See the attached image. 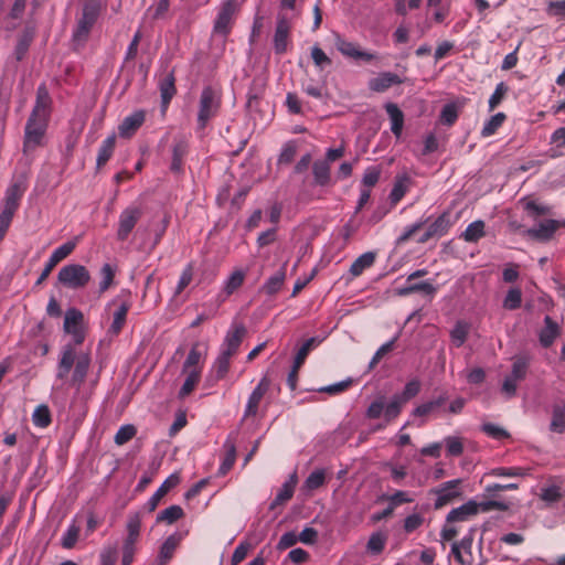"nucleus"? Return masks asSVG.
I'll return each mask as SVG.
<instances>
[{
    "label": "nucleus",
    "mask_w": 565,
    "mask_h": 565,
    "mask_svg": "<svg viewBox=\"0 0 565 565\" xmlns=\"http://www.w3.org/2000/svg\"><path fill=\"white\" fill-rule=\"evenodd\" d=\"M83 322L84 315L82 311L76 308L66 310L63 330L72 337V343H67L62 348L56 370V379L64 381L68 377L74 366L70 384L77 391L84 383L90 366L89 353L76 349V345L82 344L85 339Z\"/></svg>",
    "instance_id": "1"
},
{
    "label": "nucleus",
    "mask_w": 565,
    "mask_h": 565,
    "mask_svg": "<svg viewBox=\"0 0 565 565\" xmlns=\"http://www.w3.org/2000/svg\"><path fill=\"white\" fill-rule=\"evenodd\" d=\"M51 98L45 85H41L36 92V102L24 132V151L36 148L44 137L50 115Z\"/></svg>",
    "instance_id": "2"
},
{
    "label": "nucleus",
    "mask_w": 565,
    "mask_h": 565,
    "mask_svg": "<svg viewBox=\"0 0 565 565\" xmlns=\"http://www.w3.org/2000/svg\"><path fill=\"white\" fill-rule=\"evenodd\" d=\"M57 280L68 289H83L90 281V273L84 265L68 264L60 269Z\"/></svg>",
    "instance_id": "3"
},
{
    "label": "nucleus",
    "mask_w": 565,
    "mask_h": 565,
    "mask_svg": "<svg viewBox=\"0 0 565 565\" xmlns=\"http://www.w3.org/2000/svg\"><path fill=\"white\" fill-rule=\"evenodd\" d=\"M239 6L238 0L222 1L213 25L214 34L226 38L231 33Z\"/></svg>",
    "instance_id": "4"
},
{
    "label": "nucleus",
    "mask_w": 565,
    "mask_h": 565,
    "mask_svg": "<svg viewBox=\"0 0 565 565\" xmlns=\"http://www.w3.org/2000/svg\"><path fill=\"white\" fill-rule=\"evenodd\" d=\"M100 7L95 1H89L84 4L82 15L77 22L76 29L73 32V41L76 44H83L93 25L99 15Z\"/></svg>",
    "instance_id": "5"
},
{
    "label": "nucleus",
    "mask_w": 565,
    "mask_h": 565,
    "mask_svg": "<svg viewBox=\"0 0 565 565\" xmlns=\"http://www.w3.org/2000/svg\"><path fill=\"white\" fill-rule=\"evenodd\" d=\"M220 107V98L211 87H204L200 96V107L198 114V124L204 128L209 120L213 118Z\"/></svg>",
    "instance_id": "6"
},
{
    "label": "nucleus",
    "mask_w": 565,
    "mask_h": 565,
    "mask_svg": "<svg viewBox=\"0 0 565 565\" xmlns=\"http://www.w3.org/2000/svg\"><path fill=\"white\" fill-rule=\"evenodd\" d=\"M142 211L139 206L130 205L124 209L119 215L117 239L124 242L128 238L136 224L140 220Z\"/></svg>",
    "instance_id": "7"
},
{
    "label": "nucleus",
    "mask_w": 565,
    "mask_h": 565,
    "mask_svg": "<svg viewBox=\"0 0 565 565\" xmlns=\"http://www.w3.org/2000/svg\"><path fill=\"white\" fill-rule=\"evenodd\" d=\"M461 479H454L447 482L441 483L439 487L431 490V493L436 495L435 508L440 509L448 503L452 502L455 499L459 498L462 493L461 491Z\"/></svg>",
    "instance_id": "8"
},
{
    "label": "nucleus",
    "mask_w": 565,
    "mask_h": 565,
    "mask_svg": "<svg viewBox=\"0 0 565 565\" xmlns=\"http://www.w3.org/2000/svg\"><path fill=\"white\" fill-rule=\"evenodd\" d=\"M334 36V45L343 56L352 60H362L365 62L377 60L376 53L360 50L355 43L345 40L338 33Z\"/></svg>",
    "instance_id": "9"
},
{
    "label": "nucleus",
    "mask_w": 565,
    "mask_h": 565,
    "mask_svg": "<svg viewBox=\"0 0 565 565\" xmlns=\"http://www.w3.org/2000/svg\"><path fill=\"white\" fill-rule=\"evenodd\" d=\"M78 238L68 241L53 250L44 266V269L42 270L40 277L36 280V285H41L49 277L53 268L74 250Z\"/></svg>",
    "instance_id": "10"
},
{
    "label": "nucleus",
    "mask_w": 565,
    "mask_h": 565,
    "mask_svg": "<svg viewBox=\"0 0 565 565\" xmlns=\"http://www.w3.org/2000/svg\"><path fill=\"white\" fill-rule=\"evenodd\" d=\"M245 334L246 328L243 323H232L224 338L221 350L227 352L231 355H234L237 352Z\"/></svg>",
    "instance_id": "11"
},
{
    "label": "nucleus",
    "mask_w": 565,
    "mask_h": 565,
    "mask_svg": "<svg viewBox=\"0 0 565 565\" xmlns=\"http://www.w3.org/2000/svg\"><path fill=\"white\" fill-rule=\"evenodd\" d=\"M269 386H270V381L268 380V377L264 376L259 381L257 386L253 390V392L250 393V395L247 399L245 412H244V417L255 416L257 414L259 403L263 399L264 395L269 390Z\"/></svg>",
    "instance_id": "12"
},
{
    "label": "nucleus",
    "mask_w": 565,
    "mask_h": 565,
    "mask_svg": "<svg viewBox=\"0 0 565 565\" xmlns=\"http://www.w3.org/2000/svg\"><path fill=\"white\" fill-rule=\"evenodd\" d=\"M146 119V113L141 109L135 110L129 116L125 117L118 126V134L121 138H131L137 130L142 126Z\"/></svg>",
    "instance_id": "13"
},
{
    "label": "nucleus",
    "mask_w": 565,
    "mask_h": 565,
    "mask_svg": "<svg viewBox=\"0 0 565 565\" xmlns=\"http://www.w3.org/2000/svg\"><path fill=\"white\" fill-rule=\"evenodd\" d=\"M561 225H563L562 222L556 220H543L530 228L527 234L537 241L547 242L554 236Z\"/></svg>",
    "instance_id": "14"
},
{
    "label": "nucleus",
    "mask_w": 565,
    "mask_h": 565,
    "mask_svg": "<svg viewBox=\"0 0 565 565\" xmlns=\"http://www.w3.org/2000/svg\"><path fill=\"white\" fill-rule=\"evenodd\" d=\"M111 303L118 306L114 311L113 322L109 327V332H111L113 334H118L126 322V317L130 309V302L128 299H121L120 297H117L111 301Z\"/></svg>",
    "instance_id": "15"
},
{
    "label": "nucleus",
    "mask_w": 565,
    "mask_h": 565,
    "mask_svg": "<svg viewBox=\"0 0 565 565\" xmlns=\"http://www.w3.org/2000/svg\"><path fill=\"white\" fill-rule=\"evenodd\" d=\"M180 482V477L177 473L169 476L163 483L157 489V491L147 501V508L149 512L156 510L161 499Z\"/></svg>",
    "instance_id": "16"
},
{
    "label": "nucleus",
    "mask_w": 565,
    "mask_h": 565,
    "mask_svg": "<svg viewBox=\"0 0 565 565\" xmlns=\"http://www.w3.org/2000/svg\"><path fill=\"white\" fill-rule=\"evenodd\" d=\"M159 90L161 95V102H162V108L163 110L167 109L168 105L170 104L171 99L177 93L175 89V78L173 71L167 72L160 79H159Z\"/></svg>",
    "instance_id": "17"
},
{
    "label": "nucleus",
    "mask_w": 565,
    "mask_h": 565,
    "mask_svg": "<svg viewBox=\"0 0 565 565\" xmlns=\"http://www.w3.org/2000/svg\"><path fill=\"white\" fill-rule=\"evenodd\" d=\"M402 79L398 75L391 72H382L376 77L369 81V88L373 92L382 93L393 85L401 84Z\"/></svg>",
    "instance_id": "18"
},
{
    "label": "nucleus",
    "mask_w": 565,
    "mask_h": 565,
    "mask_svg": "<svg viewBox=\"0 0 565 565\" xmlns=\"http://www.w3.org/2000/svg\"><path fill=\"white\" fill-rule=\"evenodd\" d=\"M476 514H478V502L475 500H469L462 505L452 509L447 515V522H463Z\"/></svg>",
    "instance_id": "19"
},
{
    "label": "nucleus",
    "mask_w": 565,
    "mask_h": 565,
    "mask_svg": "<svg viewBox=\"0 0 565 565\" xmlns=\"http://www.w3.org/2000/svg\"><path fill=\"white\" fill-rule=\"evenodd\" d=\"M290 23L285 17H279L274 35L275 51L279 54L287 50Z\"/></svg>",
    "instance_id": "20"
},
{
    "label": "nucleus",
    "mask_w": 565,
    "mask_h": 565,
    "mask_svg": "<svg viewBox=\"0 0 565 565\" xmlns=\"http://www.w3.org/2000/svg\"><path fill=\"white\" fill-rule=\"evenodd\" d=\"M449 221L446 215L437 217L426 230V232L417 239L419 243H425L434 236H443L447 233Z\"/></svg>",
    "instance_id": "21"
},
{
    "label": "nucleus",
    "mask_w": 565,
    "mask_h": 565,
    "mask_svg": "<svg viewBox=\"0 0 565 565\" xmlns=\"http://www.w3.org/2000/svg\"><path fill=\"white\" fill-rule=\"evenodd\" d=\"M180 541H181V537L177 534H172L166 539V541L162 543L160 551H159V555H158L159 565H166L172 558Z\"/></svg>",
    "instance_id": "22"
},
{
    "label": "nucleus",
    "mask_w": 565,
    "mask_h": 565,
    "mask_svg": "<svg viewBox=\"0 0 565 565\" xmlns=\"http://www.w3.org/2000/svg\"><path fill=\"white\" fill-rule=\"evenodd\" d=\"M385 109L391 119V130L395 135V137L399 138L404 125V115L402 110L397 107V105L393 103H387L385 105Z\"/></svg>",
    "instance_id": "23"
},
{
    "label": "nucleus",
    "mask_w": 565,
    "mask_h": 565,
    "mask_svg": "<svg viewBox=\"0 0 565 565\" xmlns=\"http://www.w3.org/2000/svg\"><path fill=\"white\" fill-rule=\"evenodd\" d=\"M285 278L286 268L282 266L265 281L262 290L269 296L277 294L281 289Z\"/></svg>",
    "instance_id": "24"
},
{
    "label": "nucleus",
    "mask_w": 565,
    "mask_h": 565,
    "mask_svg": "<svg viewBox=\"0 0 565 565\" xmlns=\"http://www.w3.org/2000/svg\"><path fill=\"white\" fill-rule=\"evenodd\" d=\"M550 430L556 434H563L565 431V405L562 403L555 404L552 407Z\"/></svg>",
    "instance_id": "25"
},
{
    "label": "nucleus",
    "mask_w": 565,
    "mask_h": 565,
    "mask_svg": "<svg viewBox=\"0 0 565 565\" xmlns=\"http://www.w3.org/2000/svg\"><path fill=\"white\" fill-rule=\"evenodd\" d=\"M409 185L411 178L407 174L397 175L390 194L391 202L393 204L398 203L408 191Z\"/></svg>",
    "instance_id": "26"
},
{
    "label": "nucleus",
    "mask_w": 565,
    "mask_h": 565,
    "mask_svg": "<svg viewBox=\"0 0 565 565\" xmlns=\"http://www.w3.org/2000/svg\"><path fill=\"white\" fill-rule=\"evenodd\" d=\"M188 153V142L184 139L178 140L172 148L171 170L180 172L183 166L184 157Z\"/></svg>",
    "instance_id": "27"
},
{
    "label": "nucleus",
    "mask_w": 565,
    "mask_h": 565,
    "mask_svg": "<svg viewBox=\"0 0 565 565\" xmlns=\"http://www.w3.org/2000/svg\"><path fill=\"white\" fill-rule=\"evenodd\" d=\"M387 534L382 531L373 532L366 543V552L371 555L381 554L386 545Z\"/></svg>",
    "instance_id": "28"
},
{
    "label": "nucleus",
    "mask_w": 565,
    "mask_h": 565,
    "mask_svg": "<svg viewBox=\"0 0 565 565\" xmlns=\"http://www.w3.org/2000/svg\"><path fill=\"white\" fill-rule=\"evenodd\" d=\"M246 273L243 269H235L224 281V297L226 298L231 296L234 291H236L243 285Z\"/></svg>",
    "instance_id": "29"
},
{
    "label": "nucleus",
    "mask_w": 565,
    "mask_h": 565,
    "mask_svg": "<svg viewBox=\"0 0 565 565\" xmlns=\"http://www.w3.org/2000/svg\"><path fill=\"white\" fill-rule=\"evenodd\" d=\"M375 260V254L373 252H366L360 255L351 265L350 274L353 277L360 276L366 268H370Z\"/></svg>",
    "instance_id": "30"
},
{
    "label": "nucleus",
    "mask_w": 565,
    "mask_h": 565,
    "mask_svg": "<svg viewBox=\"0 0 565 565\" xmlns=\"http://www.w3.org/2000/svg\"><path fill=\"white\" fill-rule=\"evenodd\" d=\"M182 372H183V374H185V380L179 391L180 398H184L185 396L190 395L201 379L200 370L193 369L191 371H182Z\"/></svg>",
    "instance_id": "31"
},
{
    "label": "nucleus",
    "mask_w": 565,
    "mask_h": 565,
    "mask_svg": "<svg viewBox=\"0 0 565 565\" xmlns=\"http://www.w3.org/2000/svg\"><path fill=\"white\" fill-rule=\"evenodd\" d=\"M116 145V135L111 134L108 136L100 145V148L98 150L97 154V166L102 167L106 164V162L110 159L113 156L114 149Z\"/></svg>",
    "instance_id": "32"
},
{
    "label": "nucleus",
    "mask_w": 565,
    "mask_h": 565,
    "mask_svg": "<svg viewBox=\"0 0 565 565\" xmlns=\"http://www.w3.org/2000/svg\"><path fill=\"white\" fill-rule=\"evenodd\" d=\"M437 288L429 281H422L418 284L408 285L396 290L398 296H408L416 291H423L424 294L433 297Z\"/></svg>",
    "instance_id": "33"
},
{
    "label": "nucleus",
    "mask_w": 565,
    "mask_h": 565,
    "mask_svg": "<svg viewBox=\"0 0 565 565\" xmlns=\"http://www.w3.org/2000/svg\"><path fill=\"white\" fill-rule=\"evenodd\" d=\"M483 236H484V222L481 220L470 223L466 227L465 232L461 234V237L468 243H476Z\"/></svg>",
    "instance_id": "34"
},
{
    "label": "nucleus",
    "mask_w": 565,
    "mask_h": 565,
    "mask_svg": "<svg viewBox=\"0 0 565 565\" xmlns=\"http://www.w3.org/2000/svg\"><path fill=\"white\" fill-rule=\"evenodd\" d=\"M312 173L317 184L324 186L330 182V164L324 161H316L312 166Z\"/></svg>",
    "instance_id": "35"
},
{
    "label": "nucleus",
    "mask_w": 565,
    "mask_h": 565,
    "mask_svg": "<svg viewBox=\"0 0 565 565\" xmlns=\"http://www.w3.org/2000/svg\"><path fill=\"white\" fill-rule=\"evenodd\" d=\"M557 337V324L547 316L545 317V328L540 334V341L543 347H550Z\"/></svg>",
    "instance_id": "36"
},
{
    "label": "nucleus",
    "mask_w": 565,
    "mask_h": 565,
    "mask_svg": "<svg viewBox=\"0 0 565 565\" xmlns=\"http://www.w3.org/2000/svg\"><path fill=\"white\" fill-rule=\"evenodd\" d=\"M296 483H297L296 475H292L289 478V480H287L281 486L279 491L277 492L274 503L281 504V503L288 501L289 499H291L294 491H295Z\"/></svg>",
    "instance_id": "37"
},
{
    "label": "nucleus",
    "mask_w": 565,
    "mask_h": 565,
    "mask_svg": "<svg viewBox=\"0 0 565 565\" xmlns=\"http://www.w3.org/2000/svg\"><path fill=\"white\" fill-rule=\"evenodd\" d=\"M51 412L45 404H41L34 409L32 414L34 426L45 428L51 424Z\"/></svg>",
    "instance_id": "38"
},
{
    "label": "nucleus",
    "mask_w": 565,
    "mask_h": 565,
    "mask_svg": "<svg viewBox=\"0 0 565 565\" xmlns=\"http://www.w3.org/2000/svg\"><path fill=\"white\" fill-rule=\"evenodd\" d=\"M505 115L503 113H497L491 116L484 124L481 129L482 137H490L495 134V131L502 126L505 120Z\"/></svg>",
    "instance_id": "39"
},
{
    "label": "nucleus",
    "mask_w": 565,
    "mask_h": 565,
    "mask_svg": "<svg viewBox=\"0 0 565 565\" xmlns=\"http://www.w3.org/2000/svg\"><path fill=\"white\" fill-rule=\"evenodd\" d=\"M403 404L402 398L396 395L387 404H384V419L386 423L392 422L399 415Z\"/></svg>",
    "instance_id": "40"
},
{
    "label": "nucleus",
    "mask_w": 565,
    "mask_h": 565,
    "mask_svg": "<svg viewBox=\"0 0 565 565\" xmlns=\"http://www.w3.org/2000/svg\"><path fill=\"white\" fill-rule=\"evenodd\" d=\"M326 480V471L323 469L313 470L305 480L303 489L307 491H313L320 488Z\"/></svg>",
    "instance_id": "41"
},
{
    "label": "nucleus",
    "mask_w": 565,
    "mask_h": 565,
    "mask_svg": "<svg viewBox=\"0 0 565 565\" xmlns=\"http://www.w3.org/2000/svg\"><path fill=\"white\" fill-rule=\"evenodd\" d=\"M141 524L142 518L139 512L129 514L126 524L127 536L139 540Z\"/></svg>",
    "instance_id": "42"
},
{
    "label": "nucleus",
    "mask_w": 565,
    "mask_h": 565,
    "mask_svg": "<svg viewBox=\"0 0 565 565\" xmlns=\"http://www.w3.org/2000/svg\"><path fill=\"white\" fill-rule=\"evenodd\" d=\"M183 516V510L180 505H171L164 510H162L158 515H157V521L158 522H167L168 524H172L174 523L175 521H178L179 519H181Z\"/></svg>",
    "instance_id": "43"
},
{
    "label": "nucleus",
    "mask_w": 565,
    "mask_h": 565,
    "mask_svg": "<svg viewBox=\"0 0 565 565\" xmlns=\"http://www.w3.org/2000/svg\"><path fill=\"white\" fill-rule=\"evenodd\" d=\"M115 268L110 264H104L100 268V281H99V292H105L114 282L115 278Z\"/></svg>",
    "instance_id": "44"
},
{
    "label": "nucleus",
    "mask_w": 565,
    "mask_h": 565,
    "mask_svg": "<svg viewBox=\"0 0 565 565\" xmlns=\"http://www.w3.org/2000/svg\"><path fill=\"white\" fill-rule=\"evenodd\" d=\"M522 292L520 288H511L503 299V308L508 310H515L521 307Z\"/></svg>",
    "instance_id": "45"
},
{
    "label": "nucleus",
    "mask_w": 565,
    "mask_h": 565,
    "mask_svg": "<svg viewBox=\"0 0 565 565\" xmlns=\"http://www.w3.org/2000/svg\"><path fill=\"white\" fill-rule=\"evenodd\" d=\"M233 355L221 350L214 363L216 380L223 379L230 369V360Z\"/></svg>",
    "instance_id": "46"
},
{
    "label": "nucleus",
    "mask_w": 565,
    "mask_h": 565,
    "mask_svg": "<svg viewBox=\"0 0 565 565\" xmlns=\"http://www.w3.org/2000/svg\"><path fill=\"white\" fill-rule=\"evenodd\" d=\"M468 333H469V326L461 321L457 322L450 333L452 343L457 348L461 347L465 343Z\"/></svg>",
    "instance_id": "47"
},
{
    "label": "nucleus",
    "mask_w": 565,
    "mask_h": 565,
    "mask_svg": "<svg viewBox=\"0 0 565 565\" xmlns=\"http://www.w3.org/2000/svg\"><path fill=\"white\" fill-rule=\"evenodd\" d=\"M136 434H137V429L134 425H131V424L122 425L119 427V429L117 430V433L115 435V438H114L115 444L118 446H122L126 443H128L130 439H132Z\"/></svg>",
    "instance_id": "48"
},
{
    "label": "nucleus",
    "mask_w": 565,
    "mask_h": 565,
    "mask_svg": "<svg viewBox=\"0 0 565 565\" xmlns=\"http://www.w3.org/2000/svg\"><path fill=\"white\" fill-rule=\"evenodd\" d=\"M138 540L126 536L122 544L121 565H131L136 553V544Z\"/></svg>",
    "instance_id": "49"
},
{
    "label": "nucleus",
    "mask_w": 565,
    "mask_h": 565,
    "mask_svg": "<svg viewBox=\"0 0 565 565\" xmlns=\"http://www.w3.org/2000/svg\"><path fill=\"white\" fill-rule=\"evenodd\" d=\"M381 177V168L377 166L367 167L362 178L363 189H371L374 186Z\"/></svg>",
    "instance_id": "50"
},
{
    "label": "nucleus",
    "mask_w": 565,
    "mask_h": 565,
    "mask_svg": "<svg viewBox=\"0 0 565 565\" xmlns=\"http://www.w3.org/2000/svg\"><path fill=\"white\" fill-rule=\"evenodd\" d=\"M527 366H529L527 358L519 356L514 360L513 365H512V371L509 375L520 382L525 377Z\"/></svg>",
    "instance_id": "51"
},
{
    "label": "nucleus",
    "mask_w": 565,
    "mask_h": 565,
    "mask_svg": "<svg viewBox=\"0 0 565 565\" xmlns=\"http://www.w3.org/2000/svg\"><path fill=\"white\" fill-rule=\"evenodd\" d=\"M79 535V527L71 524L61 537V544L64 548H72L76 544Z\"/></svg>",
    "instance_id": "52"
},
{
    "label": "nucleus",
    "mask_w": 565,
    "mask_h": 565,
    "mask_svg": "<svg viewBox=\"0 0 565 565\" xmlns=\"http://www.w3.org/2000/svg\"><path fill=\"white\" fill-rule=\"evenodd\" d=\"M315 343H316V338H310V339H307L302 345L299 348L296 356H295V360H294V364L296 365V369H300L301 365L303 364L307 355L309 354V352L311 351V349L315 347Z\"/></svg>",
    "instance_id": "53"
},
{
    "label": "nucleus",
    "mask_w": 565,
    "mask_h": 565,
    "mask_svg": "<svg viewBox=\"0 0 565 565\" xmlns=\"http://www.w3.org/2000/svg\"><path fill=\"white\" fill-rule=\"evenodd\" d=\"M540 497L547 504H552L561 499L562 491L558 486L551 484L541 489Z\"/></svg>",
    "instance_id": "54"
},
{
    "label": "nucleus",
    "mask_w": 565,
    "mask_h": 565,
    "mask_svg": "<svg viewBox=\"0 0 565 565\" xmlns=\"http://www.w3.org/2000/svg\"><path fill=\"white\" fill-rule=\"evenodd\" d=\"M201 359H202L201 352L195 347H193L190 350V352L184 361L182 371H191L193 369H196V370H200V372H201L202 371V366L200 365Z\"/></svg>",
    "instance_id": "55"
},
{
    "label": "nucleus",
    "mask_w": 565,
    "mask_h": 565,
    "mask_svg": "<svg viewBox=\"0 0 565 565\" xmlns=\"http://www.w3.org/2000/svg\"><path fill=\"white\" fill-rule=\"evenodd\" d=\"M444 444L447 449V455L457 457L462 454L463 451V445L459 437L456 436H449L444 439Z\"/></svg>",
    "instance_id": "56"
},
{
    "label": "nucleus",
    "mask_w": 565,
    "mask_h": 565,
    "mask_svg": "<svg viewBox=\"0 0 565 565\" xmlns=\"http://www.w3.org/2000/svg\"><path fill=\"white\" fill-rule=\"evenodd\" d=\"M420 391V381L417 379H413L409 382L406 383L403 392L397 397H401L402 401L405 403L409 401L411 398L415 397Z\"/></svg>",
    "instance_id": "57"
},
{
    "label": "nucleus",
    "mask_w": 565,
    "mask_h": 565,
    "mask_svg": "<svg viewBox=\"0 0 565 565\" xmlns=\"http://www.w3.org/2000/svg\"><path fill=\"white\" fill-rule=\"evenodd\" d=\"M24 191H25V186H23L22 183L15 182L7 189L4 201L15 203L19 205V202H20Z\"/></svg>",
    "instance_id": "58"
},
{
    "label": "nucleus",
    "mask_w": 565,
    "mask_h": 565,
    "mask_svg": "<svg viewBox=\"0 0 565 565\" xmlns=\"http://www.w3.org/2000/svg\"><path fill=\"white\" fill-rule=\"evenodd\" d=\"M384 397H379L373 401L366 409V417L370 419H377L381 416L384 417Z\"/></svg>",
    "instance_id": "59"
},
{
    "label": "nucleus",
    "mask_w": 565,
    "mask_h": 565,
    "mask_svg": "<svg viewBox=\"0 0 565 565\" xmlns=\"http://www.w3.org/2000/svg\"><path fill=\"white\" fill-rule=\"evenodd\" d=\"M445 402V398L444 397H439L435 401H430V402H427V403H424V404H420L419 406H417L413 414L415 416H426L428 414H430L435 408L439 407L440 405H443Z\"/></svg>",
    "instance_id": "60"
},
{
    "label": "nucleus",
    "mask_w": 565,
    "mask_h": 565,
    "mask_svg": "<svg viewBox=\"0 0 565 565\" xmlns=\"http://www.w3.org/2000/svg\"><path fill=\"white\" fill-rule=\"evenodd\" d=\"M508 92V86L501 82L497 85L493 94L489 98V109L493 110L502 102L504 95Z\"/></svg>",
    "instance_id": "61"
},
{
    "label": "nucleus",
    "mask_w": 565,
    "mask_h": 565,
    "mask_svg": "<svg viewBox=\"0 0 565 565\" xmlns=\"http://www.w3.org/2000/svg\"><path fill=\"white\" fill-rule=\"evenodd\" d=\"M458 118V110L455 104H447L443 107L440 113V120L450 126L452 125Z\"/></svg>",
    "instance_id": "62"
},
{
    "label": "nucleus",
    "mask_w": 565,
    "mask_h": 565,
    "mask_svg": "<svg viewBox=\"0 0 565 565\" xmlns=\"http://www.w3.org/2000/svg\"><path fill=\"white\" fill-rule=\"evenodd\" d=\"M482 430L489 436V437H492L494 439H504V438H509V433L498 426V425H494V424H491V423H488V424H483L482 425Z\"/></svg>",
    "instance_id": "63"
},
{
    "label": "nucleus",
    "mask_w": 565,
    "mask_h": 565,
    "mask_svg": "<svg viewBox=\"0 0 565 565\" xmlns=\"http://www.w3.org/2000/svg\"><path fill=\"white\" fill-rule=\"evenodd\" d=\"M311 57L315 65L319 68L331 64L330 57L317 45L311 49Z\"/></svg>",
    "instance_id": "64"
}]
</instances>
